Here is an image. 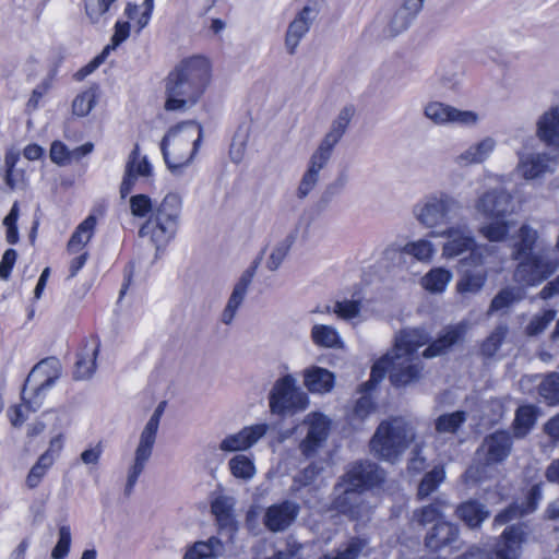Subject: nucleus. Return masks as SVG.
<instances>
[{
	"label": "nucleus",
	"instance_id": "nucleus-30",
	"mask_svg": "<svg viewBox=\"0 0 559 559\" xmlns=\"http://www.w3.org/2000/svg\"><path fill=\"white\" fill-rule=\"evenodd\" d=\"M495 147L496 141L492 138L487 136L457 155L455 163L461 167L483 163L490 156Z\"/></svg>",
	"mask_w": 559,
	"mask_h": 559
},
{
	"label": "nucleus",
	"instance_id": "nucleus-5",
	"mask_svg": "<svg viewBox=\"0 0 559 559\" xmlns=\"http://www.w3.org/2000/svg\"><path fill=\"white\" fill-rule=\"evenodd\" d=\"M202 136L203 129L195 121L179 123L164 135L160 151L171 173H178L192 160L199 150Z\"/></svg>",
	"mask_w": 559,
	"mask_h": 559
},
{
	"label": "nucleus",
	"instance_id": "nucleus-4",
	"mask_svg": "<svg viewBox=\"0 0 559 559\" xmlns=\"http://www.w3.org/2000/svg\"><path fill=\"white\" fill-rule=\"evenodd\" d=\"M60 376L61 366L56 358L44 359L34 366L22 390L24 404L11 406L8 411L12 426L21 427L24 424L27 419L25 409L36 412L41 407L46 392L52 388Z\"/></svg>",
	"mask_w": 559,
	"mask_h": 559
},
{
	"label": "nucleus",
	"instance_id": "nucleus-42",
	"mask_svg": "<svg viewBox=\"0 0 559 559\" xmlns=\"http://www.w3.org/2000/svg\"><path fill=\"white\" fill-rule=\"evenodd\" d=\"M311 338L320 347H341L342 340L335 328L324 324H316L311 329Z\"/></svg>",
	"mask_w": 559,
	"mask_h": 559
},
{
	"label": "nucleus",
	"instance_id": "nucleus-49",
	"mask_svg": "<svg viewBox=\"0 0 559 559\" xmlns=\"http://www.w3.org/2000/svg\"><path fill=\"white\" fill-rule=\"evenodd\" d=\"M138 158H139V145L135 144L134 148L132 150V152L130 153V155L128 157V160L126 164V169H124V175H123V178H122V181L120 185V195L122 199H124L132 191L134 183L138 179V177L135 175V163H136Z\"/></svg>",
	"mask_w": 559,
	"mask_h": 559
},
{
	"label": "nucleus",
	"instance_id": "nucleus-61",
	"mask_svg": "<svg viewBox=\"0 0 559 559\" xmlns=\"http://www.w3.org/2000/svg\"><path fill=\"white\" fill-rule=\"evenodd\" d=\"M130 210L133 216L145 217L152 212V201L146 194H135L130 198Z\"/></svg>",
	"mask_w": 559,
	"mask_h": 559
},
{
	"label": "nucleus",
	"instance_id": "nucleus-39",
	"mask_svg": "<svg viewBox=\"0 0 559 559\" xmlns=\"http://www.w3.org/2000/svg\"><path fill=\"white\" fill-rule=\"evenodd\" d=\"M525 296L524 289L519 286H508L498 292V294L492 298L489 312L500 311L507 309L514 305L515 302L521 301Z\"/></svg>",
	"mask_w": 559,
	"mask_h": 559
},
{
	"label": "nucleus",
	"instance_id": "nucleus-2",
	"mask_svg": "<svg viewBox=\"0 0 559 559\" xmlns=\"http://www.w3.org/2000/svg\"><path fill=\"white\" fill-rule=\"evenodd\" d=\"M210 82V64L203 57L182 60L165 79L167 111H187L203 95Z\"/></svg>",
	"mask_w": 559,
	"mask_h": 559
},
{
	"label": "nucleus",
	"instance_id": "nucleus-36",
	"mask_svg": "<svg viewBox=\"0 0 559 559\" xmlns=\"http://www.w3.org/2000/svg\"><path fill=\"white\" fill-rule=\"evenodd\" d=\"M447 507V500L438 497L432 503L416 509L413 512V520L421 526H426L433 522H441L440 519L443 516V510Z\"/></svg>",
	"mask_w": 559,
	"mask_h": 559
},
{
	"label": "nucleus",
	"instance_id": "nucleus-59",
	"mask_svg": "<svg viewBox=\"0 0 559 559\" xmlns=\"http://www.w3.org/2000/svg\"><path fill=\"white\" fill-rule=\"evenodd\" d=\"M116 0H85V12L92 23H97Z\"/></svg>",
	"mask_w": 559,
	"mask_h": 559
},
{
	"label": "nucleus",
	"instance_id": "nucleus-7",
	"mask_svg": "<svg viewBox=\"0 0 559 559\" xmlns=\"http://www.w3.org/2000/svg\"><path fill=\"white\" fill-rule=\"evenodd\" d=\"M414 426L402 417L382 421L370 440L371 452L379 459L393 462L414 442Z\"/></svg>",
	"mask_w": 559,
	"mask_h": 559
},
{
	"label": "nucleus",
	"instance_id": "nucleus-35",
	"mask_svg": "<svg viewBox=\"0 0 559 559\" xmlns=\"http://www.w3.org/2000/svg\"><path fill=\"white\" fill-rule=\"evenodd\" d=\"M224 552V545L217 537H210L206 542H195L189 547L183 559L218 558Z\"/></svg>",
	"mask_w": 559,
	"mask_h": 559
},
{
	"label": "nucleus",
	"instance_id": "nucleus-22",
	"mask_svg": "<svg viewBox=\"0 0 559 559\" xmlns=\"http://www.w3.org/2000/svg\"><path fill=\"white\" fill-rule=\"evenodd\" d=\"M513 445L512 436L509 431L498 430L487 436L481 444L487 464L503 462L511 453Z\"/></svg>",
	"mask_w": 559,
	"mask_h": 559
},
{
	"label": "nucleus",
	"instance_id": "nucleus-26",
	"mask_svg": "<svg viewBox=\"0 0 559 559\" xmlns=\"http://www.w3.org/2000/svg\"><path fill=\"white\" fill-rule=\"evenodd\" d=\"M459 528L456 525L441 521L435 523L425 537V546L431 551H439L456 542Z\"/></svg>",
	"mask_w": 559,
	"mask_h": 559
},
{
	"label": "nucleus",
	"instance_id": "nucleus-10",
	"mask_svg": "<svg viewBox=\"0 0 559 559\" xmlns=\"http://www.w3.org/2000/svg\"><path fill=\"white\" fill-rule=\"evenodd\" d=\"M519 261L513 272V281L522 288L539 285L559 267V260L546 250L534 252Z\"/></svg>",
	"mask_w": 559,
	"mask_h": 559
},
{
	"label": "nucleus",
	"instance_id": "nucleus-8",
	"mask_svg": "<svg viewBox=\"0 0 559 559\" xmlns=\"http://www.w3.org/2000/svg\"><path fill=\"white\" fill-rule=\"evenodd\" d=\"M181 203L179 194H166L151 217L141 226L139 235L150 237L156 250L164 248L175 238L179 225Z\"/></svg>",
	"mask_w": 559,
	"mask_h": 559
},
{
	"label": "nucleus",
	"instance_id": "nucleus-58",
	"mask_svg": "<svg viewBox=\"0 0 559 559\" xmlns=\"http://www.w3.org/2000/svg\"><path fill=\"white\" fill-rule=\"evenodd\" d=\"M325 311L333 312L343 320H350L359 314L360 304L355 300L336 301L333 308L326 306Z\"/></svg>",
	"mask_w": 559,
	"mask_h": 559
},
{
	"label": "nucleus",
	"instance_id": "nucleus-41",
	"mask_svg": "<svg viewBox=\"0 0 559 559\" xmlns=\"http://www.w3.org/2000/svg\"><path fill=\"white\" fill-rule=\"evenodd\" d=\"M367 545V539L355 536L349 538L346 544L337 548L335 552H326L319 559H358Z\"/></svg>",
	"mask_w": 559,
	"mask_h": 559
},
{
	"label": "nucleus",
	"instance_id": "nucleus-48",
	"mask_svg": "<svg viewBox=\"0 0 559 559\" xmlns=\"http://www.w3.org/2000/svg\"><path fill=\"white\" fill-rule=\"evenodd\" d=\"M295 240L296 233H290L273 248L266 262V267L270 271L274 272L281 266Z\"/></svg>",
	"mask_w": 559,
	"mask_h": 559
},
{
	"label": "nucleus",
	"instance_id": "nucleus-54",
	"mask_svg": "<svg viewBox=\"0 0 559 559\" xmlns=\"http://www.w3.org/2000/svg\"><path fill=\"white\" fill-rule=\"evenodd\" d=\"M508 334V326L499 324L490 333V335L483 342L480 352L486 357H492L500 348L502 342Z\"/></svg>",
	"mask_w": 559,
	"mask_h": 559
},
{
	"label": "nucleus",
	"instance_id": "nucleus-56",
	"mask_svg": "<svg viewBox=\"0 0 559 559\" xmlns=\"http://www.w3.org/2000/svg\"><path fill=\"white\" fill-rule=\"evenodd\" d=\"M231 509L230 498L225 496L217 497L211 504L212 513L222 526H227L231 523Z\"/></svg>",
	"mask_w": 559,
	"mask_h": 559
},
{
	"label": "nucleus",
	"instance_id": "nucleus-18",
	"mask_svg": "<svg viewBox=\"0 0 559 559\" xmlns=\"http://www.w3.org/2000/svg\"><path fill=\"white\" fill-rule=\"evenodd\" d=\"M300 506L292 500H284L270 506L263 516V524L273 532H284L296 521Z\"/></svg>",
	"mask_w": 559,
	"mask_h": 559
},
{
	"label": "nucleus",
	"instance_id": "nucleus-64",
	"mask_svg": "<svg viewBox=\"0 0 559 559\" xmlns=\"http://www.w3.org/2000/svg\"><path fill=\"white\" fill-rule=\"evenodd\" d=\"M17 253L14 249L5 250L2 260L0 262V277L2 280H8L11 273V270L16 261Z\"/></svg>",
	"mask_w": 559,
	"mask_h": 559
},
{
	"label": "nucleus",
	"instance_id": "nucleus-44",
	"mask_svg": "<svg viewBox=\"0 0 559 559\" xmlns=\"http://www.w3.org/2000/svg\"><path fill=\"white\" fill-rule=\"evenodd\" d=\"M231 475L238 479L248 481L255 475V466L250 457L237 454L228 462Z\"/></svg>",
	"mask_w": 559,
	"mask_h": 559
},
{
	"label": "nucleus",
	"instance_id": "nucleus-34",
	"mask_svg": "<svg viewBox=\"0 0 559 559\" xmlns=\"http://www.w3.org/2000/svg\"><path fill=\"white\" fill-rule=\"evenodd\" d=\"M538 235L537 231L528 225H523L519 229L516 236L512 238V259L520 260L532 252Z\"/></svg>",
	"mask_w": 559,
	"mask_h": 559
},
{
	"label": "nucleus",
	"instance_id": "nucleus-63",
	"mask_svg": "<svg viewBox=\"0 0 559 559\" xmlns=\"http://www.w3.org/2000/svg\"><path fill=\"white\" fill-rule=\"evenodd\" d=\"M526 511L516 504L509 506L507 509L501 511L495 516V525H504L508 522L522 516Z\"/></svg>",
	"mask_w": 559,
	"mask_h": 559
},
{
	"label": "nucleus",
	"instance_id": "nucleus-24",
	"mask_svg": "<svg viewBox=\"0 0 559 559\" xmlns=\"http://www.w3.org/2000/svg\"><path fill=\"white\" fill-rule=\"evenodd\" d=\"M420 4L418 0H405L403 4L390 17L383 34L386 37H395L405 32L417 14L420 12Z\"/></svg>",
	"mask_w": 559,
	"mask_h": 559
},
{
	"label": "nucleus",
	"instance_id": "nucleus-32",
	"mask_svg": "<svg viewBox=\"0 0 559 559\" xmlns=\"http://www.w3.org/2000/svg\"><path fill=\"white\" fill-rule=\"evenodd\" d=\"M487 276V271L484 269L467 270L457 280L455 289L457 294L464 297L476 295L483 290Z\"/></svg>",
	"mask_w": 559,
	"mask_h": 559
},
{
	"label": "nucleus",
	"instance_id": "nucleus-38",
	"mask_svg": "<svg viewBox=\"0 0 559 559\" xmlns=\"http://www.w3.org/2000/svg\"><path fill=\"white\" fill-rule=\"evenodd\" d=\"M453 275L444 267H433L421 277V286L431 294H441L445 290Z\"/></svg>",
	"mask_w": 559,
	"mask_h": 559
},
{
	"label": "nucleus",
	"instance_id": "nucleus-11",
	"mask_svg": "<svg viewBox=\"0 0 559 559\" xmlns=\"http://www.w3.org/2000/svg\"><path fill=\"white\" fill-rule=\"evenodd\" d=\"M430 236L447 238L442 247V254L445 258H456L465 252H471L472 263L483 264L480 247H477L473 231L466 224H456L441 230L430 231Z\"/></svg>",
	"mask_w": 559,
	"mask_h": 559
},
{
	"label": "nucleus",
	"instance_id": "nucleus-13",
	"mask_svg": "<svg viewBox=\"0 0 559 559\" xmlns=\"http://www.w3.org/2000/svg\"><path fill=\"white\" fill-rule=\"evenodd\" d=\"M270 409L273 414L284 415L304 411L309 404V399L296 385V379L286 374L275 381L269 395Z\"/></svg>",
	"mask_w": 559,
	"mask_h": 559
},
{
	"label": "nucleus",
	"instance_id": "nucleus-25",
	"mask_svg": "<svg viewBox=\"0 0 559 559\" xmlns=\"http://www.w3.org/2000/svg\"><path fill=\"white\" fill-rule=\"evenodd\" d=\"M330 158L313 152L296 191L298 199L302 200L316 188L319 182L320 171L329 164Z\"/></svg>",
	"mask_w": 559,
	"mask_h": 559
},
{
	"label": "nucleus",
	"instance_id": "nucleus-47",
	"mask_svg": "<svg viewBox=\"0 0 559 559\" xmlns=\"http://www.w3.org/2000/svg\"><path fill=\"white\" fill-rule=\"evenodd\" d=\"M536 409L532 405H524L518 408L514 419V431L516 437H524L535 425Z\"/></svg>",
	"mask_w": 559,
	"mask_h": 559
},
{
	"label": "nucleus",
	"instance_id": "nucleus-23",
	"mask_svg": "<svg viewBox=\"0 0 559 559\" xmlns=\"http://www.w3.org/2000/svg\"><path fill=\"white\" fill-rule=\"evenodd\" d=\"M556 158L548 154H526L520 156L516 166L518 174L526 180H533L542 177L546 173L554 171Z\"/></svg>",
	"mask_w": 559,
	"mask_h": 559
},
{
	"label": "nucleus",
	"instance_id": "nucleus-19",
	"mask_svg": "<svg viewBox=\"0 0 559 559\" xmlns=\"http://www.w3.org/2000/svg\"><path fill=\"white\" fill-rule=\"evenodd\" d=\"M318 15V9L310 3L306 4L289 23L285 35V47L289 55H294L300 40L309 32Z\"/></svg>",
	"mask_w": 559,
	"mask_h": 559
},
{
	"label": "nucleus",
	"instance_id": "nucleus-62",
	"mask_svg": "<svg viewBox=\"0 0 559 559\" xmlns=\"http://www.w3.org/2000/svg\"><path fill=\"white\" fill-rule=\"evenodd\" d=\"M50 158L57 165L71 163V151L60 141H55L50 147Z\"/></svg>",
	"mask_w": 559,
	"mask_h": 559
},
{
	"label": "nucleus",
	"instance_id": "nucleus-45",
	"mask_svg": "<svg viewBox=\"0 0 559 559\" xmlns=\"http://www.w3.org/2000/svg\"><path fill=\"white\" fill-rule=\"evenodd\" d=\"M403 252L414 257L420 262L428 263L432 260L436 249L431 241L427 239H419L416 241L407 242L403 247Z\"/></svg>",
	"mask_w": 559,
	"mask_h": 559
},
{
	"label": "nucleus",
	"instance_id": "nucleus-27",
	"mask_svg": "<svg viewBox=\"0 0 559 559\" xmlns=\"http://www.w3.org/2000/svg\"><path fill=\"white\" fill-rule=\"evenodd\" d=\"M334 374L325 368L311 366L304 370V384L311 393H328L334 386Z\"/></svg>",
	"mask_w": 559,
	"mask_h": 559
},
{
	"label": "nucleus",
	"instance_id": "nucleus-21",
	"mask_svg": "<svg viewBox=\"0 0 559 559\" xmlns=\"http://www.w3.org/2000/svg\"><path fill=\"white\" fill-rule=\"evenodd\" d=\"M330 420L322 414H312L309 416V429L306 438L301 441L299 448L306 457H311L323 444L329 436Z\"/></svg>",
	"mask_w": 559,
	"mask_h": 559
},
{
	"label": "nucleus",
	"instance_id": "nucleus-16",
	"mask_svg": "<svg viewBox=\"0 0 559 559\" xmlns=\"http://www.w3.org/2000/svg\"><path fill=\"white\" fill-rule=\"evenodd\" d=\"M354 115L355 107L353 105L343 107L331 122L329 131L324 134L314 152L331 159L334 147L346 133Z\"/></svg>",
	"mask_w": 559,
	"mask_h": 559
},
{
	"label": "nucleus",
	"instance_id": "nucleus-9",
	"mask_svg": "<svg viewBox=\"0 0 559 559\" xmlns=\"http://www.w3.org/2000/svg\"><path fill=\"white\" fill-rule=\"evenodd\" d=\"M165 407L166 402L162 401L155 408L154 413L150 417L140 435L139 442L134 451L133 461L127 473V483L124 487L126 496H130L133 492L140 475L145 469V466L152 456L154 444L156 442L159 421Z\"/></svg>",
	"mask_w": 559,
	"mask_h": 559
},
{
	"label": "nucleus",
	"instance_id": "nucleus-57",
	"mask_svg": "<svg viewBox=\"0 0 559 559\" xmlns=\"http://www.w3.org/2000/svg\"><path fill=\"white\" fill-rule=\"evenodd\" d=\"M556 310L548 309L543 314H536L532 318L530 323L525 328V332L528 336H536L543 333L547 326L555 320Z\"/></svg>",
	"mask_w": 559,
	"mask_h": 559
},
{
	"label": "nucleus",
	"instance_id": "nucleus-53",
	"mask_svg": "<svg viewBox=\"0 0 559 559\" xmlns=\"http://www.w3.org/2000/svg\"><path fill=\"white\" fill-rule=\"evenodd\" d=\"M262 255L258 257L252 265L248 267L246 271L242 272L241 276L239 277L238 282L235 284L234 289L231 292V297L239 299L243 302L248 288L255 275L257 269L261 262Z\"/></svg>",
	"mask_w": 559,
	"mask_h": 559
},
{
	"label": "nucleus",
	"instance_id": "nucleus-29",
	"mask_svg": "<svg viewBox=\"0 0 559 559\" xmlns=\"http://www.w3.org/2000/svg\"><path fill=\"white\" fill-rule=\"evenodd\" d=\"M99 341L94 340L88 346V343L84 346V352L78 354V360L73 370L74 380H87L96 370V358L99 353Z\"/></svg>",
	"mask_w": 559,
	"mask_h": 559
},
{
	"label": "nucleus",
	"instance_id": "nucleus-14",
	"mask_svg": "<svg viewBox=\"0 0 559 559\" xmlns=\"http://www.w3.org/2000/svg\"><path fill=\"white\" fill-rule=\"evenodd\" d=\"M474 207L478 214L489 219L507 218L514 211L512 195L502 188H495L481 193Z\"/></svg>",
	"mask_w": 559,
	"mask_h": 559
},
{
	"label": "nucleus",
	"instance_id": "nucleus-50",
	"mask_svg": "<svg viewBox=\"0 0 559 559\" xmlns=\"http://www.w3.org/2000/svg\"><path fill=\"white\" fill-rule=\"evenodd\" d=\"M322 471V464L318 462L309 464L294 476L290 490L296 493L301 488L312 485Z\"/></svg>",
	"mask_w": 559,
	"mask_h": 559
},
{
	"label": "nucleus",
	"instance_id": "nucleus-51",
	"mask_svg": "<svg viewBox=\"0 0 559 559\" xmlns=\"http://www.w3.org/2000/svg\"><path fill=\"white\" fill-rule=\"evenodd\" d=\"M465 420L466 414L461 411L443 414L436 419V430L439 433H455Z\"/></svg>",
	"mask_w": 559,
	"mask_h": 559
},
{
	"label": "nucleus",
	"instance_id": "nucleus-6",
	"mask_svg": "<svg viewBox=\"0 0 559 559\" xmlns=\"http://www.w3.org/2000/svg\"><path fill=\"white\" fill-rule=\"evenodd\" d=\"M462 203L445 191H435L424 195L413 206L412 213L417 223L431 231L447 228L462 212Z\"/></svg>",
	"mask_w": 559,
	"mask_h": 559
},
{
	"label": "nucleus",
	"instance_id": "nucleus-55",
	"mask_svg": "<svg viewBox=\"0 0 559 559\" xmlns=\"http://www.w3.org/2000/svg\"><path fill=\"white\" fill-rule=\"evenodd\" d=\"M52 465L53 463H51L48 456H39L26 476L25 484L27 488L35 489L38 487Z\"/></svg>",
	"mask_w": 559,
	"mask_h": 559
},
{
	"label": "nucleus",
	"instance_id": "nucleus-28",
	"mask_svg": "<svg viewBox=\"0 0 559 559\" xmlns=\"http://www.w3.org/2000/svg\"><path fill=\"white\" fill-rule=\"evenodd\" d=\"M537 135L547 145L559 147V107H552L540 116Z\"/></svg>",
	"mask_w": 559,
	"mask_h": 559
},
{
	"label": "nucleus",
	"instance_id": "nucleus-60",
	"mask_svg": "<svg viewBox=\"0 0 559 559\" xmlns=\"http://www.w3.org/2000/svg\"><path fill=\"white\" fill-rule=\"evenodd\" d=\"M71 545V532L70 527L67 525H62L59 527V539L57 545L53 547L51 551V557L53 559H63L70 549Z\"/></svg>",
	"mask_w": 559,
	"mask_h": 559
},
{
	"label": "nucleus",
	"instance_id": "nucleus-52",
	"mask_svg": "<svg viewBox=\"0 0 559 559\" xmlns=\"http://www.w3.org/2000/svg\"><path fill=\"white\" fill-rule=\"evenodd\" d=\"M97 99V87H90L79 94L72 103V111L78 117H85L94 108Z\"/></svg>",
	"mask_w": 559,
	"mask_h": 559
},
{
	"label": "nucleus",
	"instance_id": "nucleus-46",
	"mask_svg": "<svg viewBox=\"0 0 559 559\" xmlns=\"http://www.w3.org/2000/svg\"><path fill=\"white\" fill-rule=\"evenodd\" d=\"M538 393L548 405L559 404V373L550 372L538 385Z\"/></svg>",
	"mask_w": 559,
	"mask_h": 559
},
{
	"label": "nucleus",
	"instance_id": "nucleus-33",
	"mask_svg": "<svg viewBox=\"0 0 559 559\" xmlns=\"http://www.w3.org/2000/svg\"><path fill=\"white\" fill-rule=\"evenodd\" d=\"M455 513L468 527L476 528L488 519L489 511L485 504L476 500H468L457 506Z\"/></svg>",
	"mask_w": 559,
	"mask_h": 559
},
{
	"label": "nucleus",
	"instance_id": "nucleus-3",
	"mask_svg": "<svg viewBox=\"0 0 559 559\" xmlns=\"http://www.w3.org/2000/svg\"><path fill=\"white\" fill-rule=\"evenodd\" d=\"M385 479L384 471L370 461L355 463L343 476L345 489L334 500L335 509L352 519H362L371 511L360 490L380 486Z\"/></svg>",
	"mask_w": 559,
	"mask_h": 559
},
{
	"label": "nucleus",
	"instance_id": "nucleus-37",
	"mask_svg": "<svg viewBox=\"0 0 559 559\" xmlns=\"http://www.w3.org/2000/svg\"><path fill=\"white\" fill-rule=\"evenodd\" d=\"M95 225L96 218L90 215L76 227L68 242V250L71 253L80 252L88 243L94 235Z\"/></svg>",
	"mask_w": 559,
	"mask_h": 559
},
{
	"label": "nucleus",
	"instance_id": "nucleus-20",
	"mask_svg": "<svg viewBox=\"0 0 559 559\" xmlns=\"http://www.w3.org/2000/svg\"><path fill=\"white\" fill-rule=\"evenodd\" d=\"M266 431L265 424L245 427L237 433L226 436L219 443V450L224 452L246 451L264 437Z\"/></svg>",
	"mask_w": 559,
	"mask_h": 559
},
{
	"label": "nucleus",
	"instance_id": "nucleus-43",
	"mask_svg": "<svg viewBox=\"0 0 559 559\" xmlns=\"http://www.w3.org/2000/svg\"><path fill=\"white\" fill-rule=\"evenodd\" d=\"M445 473L443 467L435 466L430 472L426 473L420 480L417 489V498L419 500L426 499L438 489V487L443 483Z\"/></svg>",
	"mask_w": 559,
	"mask_h": 559
},
{
	"label": "nucleus",
	"instance_id": "nucleus-12",
	"mask_svg": "<svg viewBox=\"0 0 559 559\" xmlns=\"http://www.w3.org/2000/svg\"><path fill=\"white\" fill-rule=\"evenodd\" d=\"M526 535L524 523L508 526L497 542L493 551L487 552L480 548H471L455 559H518Z\"/></svg>",
	"mask_w": 559,
	"mask_h": 559
},
{
	"label": "nucleus",
	"instance_id": "nucleus-1",
	"mask_svg": "<svg viewBox=\"0 0 559 559\" xmlns=\"http://www.w3.org/2000/svg\"><path fill=\"white\" fill-rule=\"evenodd\" d=\"M428 341L429 335L423 329L401 331L395 337L393 349L372 366L370 380L366 385H376L386 372H389L392 385L396 388L417 381L421 374L423 362L415 352Z\"/></svg>",
	"mask_w": 559,
	"mask_h": 559
},
{
	"label": "nucleus",
	"instance_id": "nucleus-17",
	"mask_svg": "<svg viewBox=\"0 0 559 559\" xmlns=\"http://www.w3.org/2000/svg\"><path fill=\"white\" fill-rule=\"evenodd\" d=\"M354 115L355 107L353 105L343 107L331 122L329 131L324 134L314 152L331 159L334 147L346 133Z\"/></svg>",
	"mask_w": 559,
	"mask_h": 559
},
{
	"label": "nucleus",
	"instance_id": "nucleus-31",
	"mask_svg": "<svg viewBox=\"0 0 559 559\" xmlns=\"http://www.w3.org/2000/svg\"><path fill=\"white\" fill-rule=\"evenodd\" d=\"M464 333L465 328L463 324L447 326L440 336L424 350V357L432 358L443 354L448 348L456 344Z\"/></svg>",
	"mask_w": 559,
	"mask_h": 559
},
{
	"label": "nucleus",
	"instance_id": "nucleus-15",
	"mask_svg": "<svg viewBox=\"0 0 559 559\" xmlns=\"http://www.w3.org/2000/svg\"><path fill=\"white\" fill-rule=\"evenodd\" d=\"M424 116L438 126H474L478 115L472 110H461L441 102H429L424 108Z\"/></svg>",
	"mask_w": 559,
	"mask_h": 559
},
{
	"label": "nucleus",
	"instance_id": "nucleus-40",
	"mask_svg": "<svg viewBox=\"0 0 559 559\" xmlns=\"http://www.w3.org/2000/svg\"><path fill=\"white\" fill-rule=\"evenodd\" d=\"M514 222L506 218L492 219V222L484 224L479 227V234L491 242H500L506 240Z\"/></svg>",
	"mask_w": 559,
	"mask_h": 559
}]
</instances>
